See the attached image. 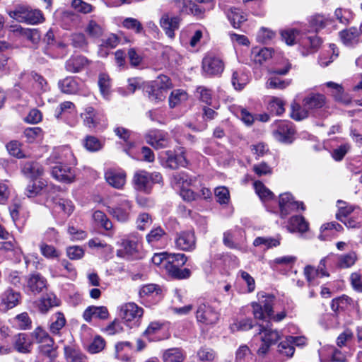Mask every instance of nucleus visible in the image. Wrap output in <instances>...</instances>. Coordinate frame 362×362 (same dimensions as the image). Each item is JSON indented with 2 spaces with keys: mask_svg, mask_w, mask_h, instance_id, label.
I'll return each mask as SVG.
<instances>
[{
  "mask_svg": "<svg viewBox=\"0 0 362 362\" xmlns=\"http://www.w3.org/2000/svg\"><path fill=\"white\" fill-rule=\"evenodd\" d=\"M274 297L273 296H267L264 299L259 303H252V313L255 319L265 320L267 317H272L276 322H280L286 316V312L282 311L276 315H274L273 304Z\"/></svg>",
  "mask_w": 362,
  "mask_h": 362,
  "instance_id": "f257e3e1",
  "label": "nucleus"
},
{
  "mask_svg": "<svg viewBox=\"0 0 362 362\" xmlns=\"http://www.w3.org/2000/svg\"><path fill=\"white\" fill-rule=\"evenodd\" d=\"M8 16L20 23L35 25L43 22L42 12L37 9H32L27 5L18 4L13 11H8Z\"/></svg>",
  "mask_w": 362,
  "mask_h": 362,
  "instance_id": "f03ea898",
  "label": "nucleus"
},
{
  "mask_svg": "<svg viewBox=\"0 0 362 362\" xmlns=\"http://www.w3.org/2000/svg\"><path fill=\"white\" fill-rule=\"evenodd\" d=\"M195 315L197 322L205 325H216L220 317V313L208 303H199Z\"/></svg>",
  "mask_w": 362,
  "mask_h": 362,
  "instance_id": "7ed1b4c3",
  "label": "nucleus"
},
{
  "mask_svg": "<svg viewBox=\"0 0 362 362\" xmlns=\"http://www.w3.org/2000/svg\"><path fill=\"white\" fill-rule=\"evenodd\" d=\"M143 314V308L134 303H124L119 307V315L129 327L138 326Z\"/></svg>",
  "mask_w": 362,
  "mask_h": 362,
  "instance_id": "20e7f679",
  "label": "nucleus"
},
{
  "mask_svg": "<svg viewBox=\"0 0 362 362\" xmlns=\"http://www.w3.org/2000/svg\"><path fill=\"white\" fill-rule=\"evenodd\" d=\"M295 133L292 122L286 120L277 122L272 132L276 140L284 144L292 143Z\"/></svg>",
  "mask_w": 362,
  "mask_h": 362,
  "instance_id": "39448f33",
  "label": "nucleus"
},
{
  "mask_svg": "<svg viewBox=\"0 0 362 362\" xmlns=\"http://www.w3.org/2000/svg\"><path fill=\"white\" fill-rule=\"evenodd\" d=\"M279 206L280 209V216L281 218H285L293 211H298V209H305L303 203L295 201L292 194L288 192L280 195Z\"/></svg>",
  "mask_w": 362,
  "mask_h": 362,
  "instance_id": "423d86ee",
  "label": "nucleus"
},
{
  "mask_svg": "<svg viewBox=\"0 0 362 362\" xmlns=\"http://www.w3.org/2000/svg\"><path fill=\"white\" fill-rule=\"evenodd\" d=\"M344 230L342 225L337 221L327 222L320 226L318 238L323 241H331L337 238Z\"/></svg>",
  "mask_w": 362,
  "mask_h": 362,
  "instance_id": "0eeeda50",
  "label": "nucleus"
},
{
  "mask_svg": "<svg viewBox=\"0 0 362 362\" xmlns=\"http://www.w3.org/2000/svg\"><path fill=\"white\" fill-rule=\"evenodd\" d=\"M51 173L54 179L64 183H71L75 180L76 177L74 168L64 163H59L53 166Z\"/></svg>",
  "mask_w": 362,
  "mask_h": 362,
  "instance_id": "6e6552de",
  "label": "nucleus"
},
{
  "mask_svg": "<svg viewBox=\"0 0 362 362\" xmlns=\"http://www.w3.org/2000/svg\"><path fill=\"white\" fill-rule=\"evenodd\" d=\"M175 247L183 251L191 252L196 247V238L192 231H182L177 234Z\"/></svg>",
  "mask_w": 362,
  "mask_h": 362,
  "instance_id": "1a4fd4ad",
  "label": "nucleus"
},
{
  "mask_svg": "<svg viewBox=\"0 0 362 362\" xmlns=\"http://www.w3.org/2000/svg\"><path fill=\"white\" fill-rule=\"evenodd\" d=\"M145 138L146 142L155 149L166 148L170 144L168 133L160 130L151 131L146 135Z\"/></svg>",
  "mask_w": 362,
  "mask_h": 362,
  "instance_id": "9d476101",
  "label": "nucleus"
},
{
  "mask_svg": "<svg viewBox=\"0 0 362 362\" xmlns=\"http://www.w3.org/2000/svg\"><path fill=\"white\" fill-rule=\"evenodd\" d=\"M202 69L209 76L221 74L224 69L221 59L212 55L206 56L202 61Z\"/></svg>",
  "mask_w": 362,
  "mask_h": 362,
  "instance_id": "9b49d317",
  "label": "nucleus"
},
{
  "mask_svg": "<svg viewBox=\"0 0 362 362\" xmlns=\"http://www.w3.org/2000/svg\"><path fill=\"white\" fill-rule=\"evenodd\" d=\"M26 286L33 294H39L47 289V281L39 273L30 274L26 277Z\"/></svg>",
  "mask_w": 362,
  "mask_h": 362,
  "instance_id": "f8f14e48",
  "label": "nucleus"
},
{
  "mask_svg": "<svg viewBox=\"0 0 362 362\" xmlns=\"http://www.w3.org/2000/svg\"><path fill=\"white\" fill-rule=\"evenodd\" d=\"M31 334L37 343L42 344L40 349L43 353L48 354L52 351L54 340L44 329L37 327Z\"/></svg>",
  "mask_w": 362,
  "mask_h": 362,
  "instance_id": "ddd939ff",
  "label": "nucleus"
},
{
  "mask_svg": "<svg viewBox=\"0 0 362 362\" xmlns=\"http://www.w3.org/2000/svg\"><path fill=\"white\" fill-rule=\"evenodd\" d=\"M131 211L132 203L126 199H122L117 206L109 208L108 210L118 221L123 223L129 219Z\"/></svg>",
  "mask_w": 362,
  "mask_h": 362,
  "instance_id": "4468645a",
  "label": "nucleus"
},
{
  "mask_svg": "<svg viewBox=\"0 0 362 362\" xmlns=\"http://www.w3.org/2000/svg\"><path fill=\"white\" fill-rule=\"evenodd\" d=\"M165 153L166 156L165 166L170 169L175 170L180 167L185 168L188 164L182 149H179L177 152L167 151Z\"/></svg>",
  "mask_w": 362,
  "mask_h": 362,
  "instance_id": "2eb2a0df",
  "label": "nucleus"
},
{
  "mask_svg": "<svg viewBox=\"0 0 362 362\" xmlns=\"http://www.w3.org/2000/svg\"><path fill=\"white\" fill-rule=\"evenodd\" d=\"M265 325L259 324L258 325V334L260 336L261 341H265L271 345L275 344L280 338V334L277 330L272 329L269 320L264 321Z\"/></svg>",
  "mask_w": 362,
  "mask_h": 362,
  "instance_id": "dca6fc26",
  "label": "nucleus"
},
{
  "mask_svg": "<svg viewBox=\"0 0 362 362\" xmlns=\"http://www.w3.org/2000/svg\"><path fill=\"white\" fill-rule=\"evenodd\" d=\"M73 156V153L69 146H60L54 148L51 155L47 159V164L55 163L58 165L59 163H64L70 160V158Z\"/></svg>",
  "mask_w": 362,
  "mask_h": 362,
  "instance_id": "f3484780",
  "label": "nucleus"
},
{
  "mask_svg": "<svg viewBox=\"0 0 362 362\" xmlns=\"http://www.w3.org/2000/svg\"><path fill=\"white\" fill-rule=\"evenodd\" d=\"M109 311L105 306H88L83 312V317L87 322H90L92 319L105 320L109 317Z\"/></svg>",
  "mask_w": 362,
  "mask_h": 362,
  "instance_id": "a211bd4d",
  "label": "nucleus"
},
{
  "mask_svg": "<svg viewBox=\"0 0 362 362\" xmlns=\"http://www.w3.org/2000/svg\"><path fill=\"white\" fill-rule=\"evenodd\" d=\"M152 175L145 170H139L135 173L133 177L134 188L142 192H149L151 188Z\"/></svg>",
  "mask_w": 362,
  "mask_h": 362,
  "instance_id": "6ab92c4d",
  "label": "nucleus"
},
{
  "mask_svg": "<svg viewBox=\"0 0 362 362\" xmlns=\"http://www.w3.org/2000/svg\"><path fill=\"white\" fill-rule=\"evenodd\" d=\"M105 178L107 182L112 187L120 189L126 182V173L122 170L108 169L105 173Z\"/></svg>",
  "mask_w": 362,
  "mask_h": 362,
  "instance_id": "aec40b11",
  "label": "nucleus"
},
{
  "mask_svg": "<svg viewBox=\"0 0 362 362\" xmlns=\"http://www.w3.org/2000/svg\"><path fill=\"white\" fill-rule=\"evenodd\" d=\"M21 297L19 292L8 288L1 296V305L5 310L13 308L20 303Z\"/></svg>",
  "mask_w": 362,
  "mask_h": 362,
  "instance_id": "412c9836",
  "label": "nucleus"
},
{
  "mask_svg": "<svg viewBox=\"0 0 362 362\" xmlns=\"http://www.w3.org/2000/svg\"><path fill=\"white\" fill-rule=\"evenodd\" d=\"M161 28L165 31L166 35L170 37H173L175 30L179 28L180 18L177 16H170L165 13L160 20Z\"/></svg>",
  "mask_w": 362,
  "mask_h": 362,
  "instance_id": "4be33fe9",
  "label": "nucleus"
},
{
  "mask_svg": "<svg viewBox=\"0 0 362 362\" xmlns=\"http://www.w3.org/2000/svg\"><path fill=\"white\" fill-rule=\"evenodd\" d=\"M102 117L100 112L90 106L86 107L84 112L81 114L84 125L90 129L95 128L100 122Z\"/></svg>",
  "mask_w": 362,
  "mask_h": 362,
  "instance_id": "5701e85b",
  "label": "nucleus"
},
{
  "mask_svg": "<svg viewBox=\"0 0 362 362\" xmlns=\"http://www.w3.org/2000/svg\"><path fill=\"white\" fill-rule=\"evenodd\" d=\"M122 248L117 250V255L120 257L132 259L138 252V243L135 240H122Z\"/></svg>",
  "mask_w": 362,
  "mask_h": 362,
  "instance_id": "b1692460",
  "label": "nucleus"
},
{
  "mask_svg": "<svg viewBox=\"0 0 362 362\" xmlns=\"http://www.w3.org/2000/svg\"><path fill=\"white\" fill-rule=\"evenodd\" d=\"M58 87L62 93L66 94H76L80 90V84L77 79L73 76H67L59 80Z\"/></svg>",
  "mask_w": 362,
  "mask_h": 362,
  "instance_id": "393cba45",
  "label": "nucleus"
},
{
  "mask_svg": "<svg viewBox=\"0 0 362 362\" xmlns=\"http://www.w3.org/2000/svg\"><path fill=\"white\" fill-rule=\"evenodd\" d=\"M339 35L342 42L346 46H351L359 42L360 33L356 27L342 30Z\"/></svg>",
  "mask_w": 362,
  "mask_h": 362,
  "instance_id": "a878e982",
  "label": "nucleus"
},
{
  "mask_svg": "<svg viewBox=\"0 0 362 362\" xmlns=\"http://www.w3.org/2000/svg\"><path fill=\"white\" fill-rule=\"evenodd\" d=\"M87 59L81 55L72 56L65 64V69L71 73L80 72L87 65Z\"/></svg>",
  "mask_w": 362,
  "mask_h": 362,
  "instance_id": "bb28decb",
  "label": "nucleus"
},
{
  "mask_svg": "<svg viewBox=\"0 0 362 362\" xmlns=\"http://www.w3.org/2000/svg\"><path fill=\"white\" fill-rule=\"evenodd\" d=\"M22 173L28 177L37 179L43 175L44 169L37 162L28 161L23 164Z\"/></svg>",
  "mask_w": 362,
  "mask_h": 362,
  "instance_id": "cd10ccee",
  "label": "nucleus"
},
{
  "mask_svg": "<svg viewBox=\"0 0 362 362\" xmlns=\"http://www.w3.org/2000/svg\"><path fill=\"white\" fill-rule=\"evenodd\" d=\"M133 349V344L129 341H120L115 344V357L122 361H130L129 354Z\"/></svg>",
  "mask_w": 362,
  "mask_h": 362,
  "instance_id": "c85d7f7f",
  "label": "nucleus"
},
{
  "mask_svg": "<svg viewBox=\"0 0 362 362\" xmlns=\"http://www.w3.org/2000/svg\"><path fill=\"white\" fill-rule=\"evenodd\" d=\"M337 211L335 214V218L340 222L346 221V219L354 212L356 208L354 206L349 204L345 201L338 200L337 202Z\"/></svg>",
  "mask_w": 362,
  "mask_h": 362,
  "instance_id": "c756f323",
  "label": "nucleus"
},
{
  "mask_svg": "<svg viewBox=\"0 0 362 362\" xmlns=\"http://www.w3.org/2000/svg\"><path fill=\"white\" fill-rule=\"evenodd\" d=\"M354 303L353 299L347 295L342 294L341 296L334 298L332 300L330 306L332 310L337 313L339 311L346 310L349 306Z\"/></svg>",
  "mask_w": 362,
  "mask_h": 362,
  "instance_id": "7c9ffc66",
  "label": "nucleus"
},
{
  "mask_svg": "<svg viewBox=\"0 0 362 362\" xmlns=\"http://www.w3.org/2000/svg\"><path fill=\"white\" fill-rule=\"evenodd\" d=\"M177 4H180L183 8H186L188 13L192 14L197 18H203L204 16L205 9L202 6L197 5L192 0H174Z\"/></svg>",
  "mask_w": 362,
  "mask_h": 362,
  "instance_id": "2f4dec72",
  "label": "nucleus"
},
{
  "mask_svg": "<svg viewBox=\"0 0 362 362\" xmlns=\"http://www.w3.org/2000/svg\"><path fill=\"white\" fill-rule=\"evenodd\" d=\"M25 76H28L33 80L34 83L33 86L37 93L40 94L47 90V83L42 76L35 71H31L30 74L24 71L21 74L20 78H23Z\"/></svg>",
  "mask_w": 362,
  "mask_h": 362,
  "instance_id": "473e14b6",
  "label": "nucleus"
},
{
  "mask_svg": "<svg viewBox=\"0 0 362 362\" xmlns=\"http://www.w3.org/2000/svg\"><path fill=\"white\" fill-rule=\"evenodd\" d=\"M249 76L244 71L238 69L233 72L231 83L235 90H243L249 83Z\"/></svg>",
  "mask_w": 362,
  "mask_h": 362,
  "instance_id": "72a5a7b5",
  "label": "nucleus"
},
{
  "mask_svg": "<svg viewBox=\"0 0 362 362\" xmlns=\"http://www.w3.org/2000/svg\"><path fill=\"white\" fill-rule=\"evenodd\" d=\"M288 229L291 232L304 233L308 229V223L302 216H293L290 218Z\"/></svg>",
  "mask_w": 362,
  "mask_h": 362,
  "instance_id": "f704fd0d",
  "label": "nucleus"
},
{
  "mask_svg": "<svg viewBox=\"0 0 362 362\" xmlns=\"http://www.w3.org/2000/svg\"><path fill=\"white\" fill-rule=\"evenodd\" d=\"M228 19L234 28H239L247 21L246 15L238 8H230L226 12Z\"/></svg>",
  "mask_w": 362,
  "mask_h": 362,
  "instance_id": "c9c22d12",
  "label": "nucleus"
},
{
  "mask_svg": "<svg viewBox=\"0 0 362 362\" xmlns=\"http://www.w3.org/2000/svg\"><path fill=\"white\" fill-rule=\"evenodd\" d=\"M272 53L273 50L271 48L255 47L252 50L251 57L256 64H262L272 57Z\"/></svg>",
  "mask_w": 362,
  "mask_h": 362,
  "instance_id": "e433bc0d",
  "label": "nucleus"
},
{
  "mask_svg": "<svg viewBox=\"0 0 362 362\" xmlns=\"http://www.w3.org/2000/svg\"><path fill=\"white\" fill-rule=\"evenodd\" d=\"M148 98L155 103L163 101L167 95V91L163 88H160L158 83H151V86L147 88Z\"/></svg>",
  "mask_w": 362,
  "mask_h": 362,
  "instance_id": "4c0bfd02",
  "label": "nucleus"
},
{
  "mask_svg": "<svg viewBox=\"0 0 362 362\" xmlns=\"http://www.w3.org/2000/svg\"><path fill=\"white\" fill-rule=\"evenodd\" d=\"M98 85L103 97L107 99L111 93L112 88V80L109 75L105 73H100L98 76Z\"/></svg>",
  "mask_w": 362,
  "mask_h": 362,
  "instance_id": "58836bf2",
  "label": "nucleus"
},
{
  "mask_svg": "<svg viewBox=\"0 0 362 362\" xmlns=\"http://www.w3.org/2000/svg\"><path fill=\"white\" fill-rule=\"evenodd\" d=\"M13 327L18 329L26 330L30 329L32 327V320L28 314L25 312L17 315L11 320Z\"/></svg>",
  "mask_w": 362,
  "mask_h": 362,
  "instance_id": "ea45409f",
  "label": "nucleus"
},
{
  "mask_svg": "<svg viewBox=\"0 0 362 362\" xmlns=\"http://www.w3.org/2000/svg\"><path fill=\"white\" fill-rule=\"evenodd\" d=\"M14 347L21 353H29L30 351L32 343L28 339L26 334L21 333L14 338Z\"/></svg>",
  "mask_w": 362,
  "mask_h": 362,
  "instance_id": "a19ab883",
  "label": "nucleus"
},
{
  "mask_svg": "<svg viewBox=\"0 0 362 362\" xmlns=\"http://www.w3.org/2000/svg\"><path fill=\"white\" fill-rule=\"evenodd\" d=\"M47 187V185L45 180L33 181L27 186L25 193L28 197H35L45 190Z\"/></svg>",
  "mask_w": 362,
  "mask_h": 362,
  "instance_id": "79ce46f5",
  "label": "nucleus"
},
{
  "mask_svg": "<svg viewBox=\"0 0 362 362\" xmlns=\"http://www.w3.org/2000/svg\"><path fill=\"white\" fill-rule=\"evenodd\" d=\"M163 358L164 362H182L185 355L181 349L172 348L164 351Z\"/></svg>",
  "mask_w": 362,
  "mask_h": 362,
  "instance_id": "37998d69",
  "label": "nucleus"
},
{
  "mask_svg": "<svg viewBox=\"0 0 362 362\" xmlns=\"http://www.w3.org/2000/svg\"><path fill=\"white\" fill-rule=\"evenodd\" d=\"M66 320L62 313L58 312L52 317L49 331L53 334H59L60 330L65 326Z\"/></svg>",
  "mask_w": 362,
  "mask_h": 362,
  "instance_id": "c03bdc74",
  "label": "nucleus"
},
{
  "mask_svg": "<svg viewBox=\"0 0 362 362\" xmlns=\"http://www.w3.org/2000/svg\"><path fill=\"white\" fill-rule=\"evenodd\" d=\"M181 267L167 266L166 271L168 274L176 279H186L190 277L191 271L189 269H181Z\"/></svg>",
  "mask_w": 362,
  "mask_h": 362,
  "instance_id": "a18cd8bd",
  "label": "nucleus"
},
{
  "mask_svg": "<svg viewBox=\"0 0 362 362\" xmlns=\"http://www.w3.org/2000/svg\"><path fill=\"white\" fill-rule=\"evenodd\" d=\"M187 98L188 95L186 91L180 89L174 90L169 97V105L171 108H174L185 102Z\"/></svg>",
  "mask_w": 362,
  "mask_h": 362,
  "instance_id": "49530a36",
  "label": "nucleus"
},
{
  "mask_svg": "<svg viewBox=\"0 0 362 362\" xmlns=\"http://www.w3.org/2000/svg\"><path fill=\"white\" fill-rule=\"evenodd\" d=\"M308 116V110L305 107H301L299 103L293 100L291 104L290 117L296 120L300 121Z\"/></svg>",
  "mask_w": 362,
  "mask_h": 362,
  "instance_id": "de8ad7c7",
  "label": "nucleus"
},
{
  "mask_svg": "<svg viewBox=\"0 0 362 362\" xmlns=\"http://www.w3.org/2000/svg\"><path fill=\"white\" fill-rule=\"evenodd\" d=\"M330 357L323 358L320 356V362H349L346 356L338 348L335 346H331Z\"/></svg>",
  "mask_w": 362,
  "mask_h": 362,
  "instance_id": "09e8293b",
  "label": "nucleus"
},
{
  "mask_svg": "<svg viewBox=\"0 0 362 362\" xmlns=\"http://www.w3.org/2000/svg\"><path fill=\"white\" fill-rule=\"evenodd\" d=\"M93 218L96 224L100 226L105 230L112 231V223L105 213L101 211H95L93 214Z\"/></svg>",
  "mask_w": 362,
  "mask_h": 362,
  "instance_id": "8fccbe9b",
  "label": "nucleus"
},
{
  "mask_svg": "<svg viewBox=\"0 0 362 362\" xmlns=\"http://www.w3.org/2000/svg\"><path fill=\"white\" fill-rule=\"evenodd\" d=\"M285 102L277 97H272L268 104L269 112L276 115H281L285 112Z\"/></svg>",
  "mask_w": 362,
  "mask_h": 362,
  "instance_id": "3c124183",
  "label": "nucleus"
},
{
  "mask_svg": "<svg viewBox=\"0 0 362 362\" xmlns=\"http://www.w3.org/2000/svg\"><path fill=\"white\" fill-rule=\"evenodd\" d=\"M347 228H358L362 226V211L358 209L353 212L346 221L342 222Z\"/></svg>",
  "mask_w": 362,
  "mask_h": 362,
  "instance_id": "603ef678",
  "label": "nucleus"
},
{
  "mask_svg": "<svg viewBox=\"0 0 362 362\" xmlns=\"http://www.w3.org/2000/svg\"><path fill=\"white\" fill-rule=\"evenodd\" d=\"M357 259L356 253L354 251L342 255L339 257L338 267L341 269L349 268L355 264Z\"/></svg>",
  "mask_w": 362,
  "mask_h": 362,
  "instance_id": "864d4df0",
  "label": "nucleus"
},
{
  "mask_svg": "<svg viewBox=\"0 0 362 362\" xmlns=\"http://www.w3.org/2000/svg\"><path fill=\"white\" fill-rule=\"evenodd\" d=\"M0 250L4 252H13L16 259L18 261H20L23 254L21 248L15 241L0 242Z\"/></svg>",
  "mask_w": 362,
  "mask_h": 362,
  "instance_id": "5fc2aeb1",
  "label": "nucleus"
},
{
  "mask_svg": "<svg viewBox=\"0 0 362 362\" xmlns=\"http://www.w3.org/2000/svg\"><path fill=\"white\" fill-rule=\"evenodd\" d=\"M54 209L57 212L62 211L69 216L73 212L74 206L69 200L57 199L54 201Z\"/></svg>",
  "mask_w": 362,
  "mask_h": 362,
  "instance_id": "6e6d98bb",
  "label": "nucleus"
},
{
  "mask_svg": "<svg viewBox=\"0 0 362 362\" xmlns=\"http://www.w3.org/2000/svg\"><path fill=\"white\" fill-rule=\"evenodd\" d=\"M161 293L160 287L154 284L144 285L139 290V296L141 298L153 297Z\"/></svg>",
  "mask_w": 362,
  "mask_h": 362,
  "instance_id": "4d7b16f0",
  "label": "nucleus"
},
{
  "mask_svg": "<svg viewBox=\"0 0 362 362\" xmlns=\"http://www.w3.org/2000/svg\"><path fill=\"white\" fill-rule=\"evenodd\" d=\"M39 247L41 255L47 259H56L60 256V252L53 245L42 242Z\"/></svg>",
  "mask_w": 362,
  "mask_h": 362,
  "instance_id": "13d9d810",
  "label": "nucleus"
},
{
  "mask_svg": "<svg viewBox=\"0 0 362 362\" xmlns=\"http://www.w3.org/2000/svg\"><path fill=\"white\" fill-rule=\"evenodd\" d=\"M281 35L288 45H293L299 40L300 31L296 28H290L282 30Z\"/></svg>",
  "mask_w": 362,
  "mask_h": 362,
  "instance_id": "bf43d9fd",
  "label": "nucleus"
},
{
  "mask_svg": "<svg viewBox=\"0 0 362 362\" xmlns=\"http://www.w3.org/2000/svg\"><path fill=\"white\" fill-rule=\"evenodd\" d=\"M58 305L59 299L54 294H47L41 300L39 308L42 313H45L50 308Z\"/></svg>",
  "mask_w": 362,
  "mask_h": 362,
  "instance_id": "052dcab7",
  "label": "nucleus"
},
{
  "mask_svg": "<svg viewBox=\"0 0 362 362\" xmlns=\"http://www.w3.org/2000/svg\"><path fill=\"white\" fill-rule=\"evenodd\" d=\"M187 261V257L181 253H168L166 266L182 267Z\"/></svg>",
  "mask_w": 362,
  "mask_h": 362,
  "instance_id": "680f3d73",
  "label": "nucleus"
},
{
  "mask_svg": "<svg viewBox=\"0 0 362 362\" xmlns=\"http://www.w3.org/2000/svg\"><path fill=\"white\" fill-rule=\"evenodd\" d=\"M256 193L263 201L272 199L274 197L273 192L269 189L261 181H256L254 183Z\"/></svg>",
  "mask_w": 362,
  "mask_h": 362,
  "instance_id": "e2e57ef3",
  "label": "nucleus"
},
{
  "mask_svg": "<svg viewBox=\"0 0 362 362\" xmlns=\"http://www.w3.org/2000/svg\"><path fill=\"white\" fill-rule=\"evenodd\" d=\"M291 83V79L283 80L276 76H271L267 81L266 86L268 88L283 90Z\"/></svg>",
  "mask_w": 362,
  "mask_h": 362,
  "instance_id": "0e129e2a",
  "label": "nucleus"
},
{
  "mask_svg": "<svg viewBox=\"0 0 362 362\" xmlns=\"http://www.w3.org/2000/svg\"><path fill=\"white\" fill-rule=\"evenodd\" d=\"M172 182L182 189L191 185L192 180L186 173L180 172L173 174L172 177Z\"/></svg>",
  "mask_w": 362,
  "mask_h": 362,
  "instance_id": "69168bd1",
  "label": "nucleus"
},
{
  "mask_svg": "<svg viewBox=\"0 0 362 362\" xmlns=\"http://www.w3.org/2000/svg\"><path fill=\"white\" fill-rule=\"evenodd\" d=\"M165 235V230L161 227L152 229L146 235V240L152 246L156 245Z\"/></svg>",
  "mask_w": 362,
  "mask_h": 362,
  "instance_id": "338daca9",
  "label": "nucleus"
},
{
  "mask_svg": "<svg viewBox=\"0 0 362 362\" xmlns=\"http://www.w3.org/2000/svg\"><path fill=\"white\" fill-rule=\"evenodd\" d=\"M252 354L247 345L240 346L235 353V362H250L252 359Z\"/></svg>",
  "mask_w": 362,
  "mask_h": 362,
  "instance_id": "774afa93",
  "label": "nucleus"
}]
</instances>
